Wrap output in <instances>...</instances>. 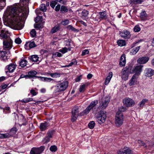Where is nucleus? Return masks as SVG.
<instances>
[{"mask_svg":"<svg viewBox=\"0 0 154 154\" xmlns=\"http://www.w3.org/2000/svg\"><path fill=\"white\" fill-rule=\"evenodd\" d=\"M29 0H20V3L15 6L8 7L3 17L4 24L12 28L20 30L24 25L21 21L27 17Z\"/></svg>","mask_w":154,"mask_h":154,"instance_id":"f257e3e1","label":"nucleus"},{"mask_svg":"<svg viewBox=\"0 0 154 154\" xmlns=\"http://www.w3.org/2000/svg\"><path fill=\"white\" fill-rule=\"evenodd\" d=\"M134 73V68L131 65L129 64L123 68L121 71V78L122 80L126 81L128 79L130 74Z\"/></svg>","mask_w":154,"mask_h":154,"instance_id":"f03ea898","label":"nucleus"},{"mask_svg":"<svg viewBox=\"0 0 154 154\" xmlns=\"http://www.w3.org/2000/svg\"><path fill=\"white\" fill-rule=\"evenodd\" d=\"M125 108L122 106L119 108L116 113L115 116V124L117 127L121 126L123 123L124 116L122 112L124 111Z\"/></svg>","mask_w":154,"mask_h":154,"instance_id":"7ed1b4c3","label":"nucleus"},{"mask_svg":"<svg viewBox=\"0 0 154 154\" xmlns=\"http://www.w3.org/2000/svg\"><path fill=\"white\" fill-rule=\"evenodd\" d=\"M68 85L67 81H64L62 82H59L55 86V93L63 91H65Z\"/></svg>","mask_w":154,"mask_h":154,"instance_id":"20e7f679","label":"nucleus"},{"mask_svg":"<svg viewBox=\"0 0 154 154\" xmlns=\"http://www.w3.org/2000/svg\"><path fill=\"white\" fill-rule=\"evenodd\" d=\"M106 112L103 111H100L98 116L96 118L97 121L98 123L101 125L105 122L106 118Z\"/></svg>","mask_w":154,"mask_h":154,"instance_id":"39448f33","label":"nucleus"},{"mask_svg":"<svg viewBox=\"0 0 154 154\" xmlns=\"http://www.w3.org/2000/svg\"><path fill=\"white\" fill-rule=\"evenodd\" d=\"M79 108L78 106L74 107L72 109L71 113V121L74 122L76 121L79 116Z\"/></svg>","mask_w":154,"mask_h":154,"instance_id":"423d86ee","label":"nucleus"},{"mask_svg":"<svg viewBox=\"0 0 154 154\" xmlns=\"http://www.w3.org/2000/svg\"><path fill=\"white\" fill-rule=\"evenodd\" d=\"M16 66L17 65L15 62L10 63L7 66L5 69L8 70L5 71L6 74L9 77H12V76L8 74V72L9 73L13 72L15 69Z\"/></svg>","mask_w":154,"mask_h":154,"instance_id":"0eeeda50","label":"nucleus"},{"mask_svg":"<svg viewBox=\"0 0 154 154\" xmlns=\"http://www.w3.org/2000/svg\"><path fill=\"white\" fill-rule=\"evenodd\" d=\"M45 149V146L42 145L39 147H33L32 148L30 152V154H40Z\"/></svg>","mask_w":154,"mask_h":154,"instance_id":"6e6552de","label":"nucleus"},{"mask_svg":"<svg viewBox=\"0 0 154 154\" xmlns=\"http://www.w3.org/2000/svg\"><path fill=\"white\" fill-rule=\"evenodd\" d=\"M117 154H135L134 151L128 147L125 146L123 148L118 150Z\"/></svg>","mask_w":154,"mask_h":154,"instance_id":"1a4fd4ad","label":"nucleus"},{"mask_svg":"<svg viewBox=\"0 0 154 154\" xmlns=\"http://www.w3.org/2000/svg\"><path fill=\"white\" fill-rule=\"evenodd\" d=\"M14 116L16 119H18L19 121V123L22 125H26L27 121L24 116L22 114H20L19 116L16 113H14Z\"/></svg>","mask_w":154,"mask_h":154,"instance_id":"9d476101","label":"nucleus"},{"mask_svg":"<svg viewBox=\"0 0 154 154\" xmlns=\"http://www.w3.org/2000/svg\"><path fill=\"white\" fill-rule=\"evenodd\" d=\"M123 103L125 106L128 107H132L135 104L134 101L129 98H125L123 100Z\"/></svg>","mask_w":154,"mask_h":154,"instance_id":"9b49d317","label":"nucleus"},{"mask_svg":"<svg viewBox=\"0 0 154 154\" xmlns=\"http://www.w3.org/2000/svg\"><path fill=\"white\" fill-rule=\"evenodd\" d=\"M3 43L4 48L9 50L12 48V41L11 39L9 38L8 39L4 40Z\"/></svg>","mask_w":154,"mask_h":154,"instance_id":"f8f14e48","label":"nucleus"},{"mask_svg":"<svg viewBox=\"0 0 154 154\" xmlns=\"http://www.w3.org/2000/svg\"><path fill=\"white\" fill-rule=\"evenodd\" d=\"M143 66L142 65H140L134 67V72L135 74L133 75L138 77L142 71Z\"/></svg>","mask_w":154,"mask_h":154,"instance_id":"ddd939ff","label":"nucleus"},{"mask_svg":"<svg viewBox=\"0 0 154 154\" xmlns=\"http://www.w3.org/2000/svg\"><path fill=\"white\" fill-rule=\"evenodd\" d=\"M144 74L146 76L151 77L154 74V70L150 68H146L144 70Z\"/></svg>","mask_w":154,"mask_h":154,"instance_id":"4468645a","label":"nucleus"},{"mask_svg":"<svg viewBox=\"0 0 154 154\" xmlns=\"http://www.w3.org/2000/svg\"><path fill=\"white\" fill-rule=\"evenodd\" d=\"M36 46L35 42H27L24 45L26 49L29 50V48H31Z\"/></svg>","mask_w":154,"mask_h":154,"instance_id":"2eb2a0df","label":"nucleus"},{"mask_svg":"<svg viewBox=\"0 0 154 154\" xmlns=\"http://www.w3.org/2000/svg\"><path fill=\"white\" fill-rule=\"evenodd\" d=\"M120 36L124 38H129L130 37V32L128 31L125 30L122 32H120Z\"/></svg>","mask_w":154,"mask_h":154,"instance_id":"dca6fc26","label":"nucleus"},{"mask_svg":"<svg viewBox=\"0 0 154 154\" xmlns=\"http://www.w3.org/2000/svg\"><path fill=\"white\" fill-rule=\"evenodd\" d=\"M8 31L3 30H1L0 37L5 39H8L9 38L8 35Z\"/></svg>","mask_w":154,"mask_h":154,"instance_id":"f3484780","label":"nucleus"},{"mask_svg":"<svg viewBox=\"0 0 154 154\" xmlns=\"http://www.w3.org/2000/svg\"><path fill=\"white\" fill-rule=\"evenodd\" d=\"M48 124L46 122L40 123L39 128L41 131H44L47 129L48 126Z\"/></svg>","mask_w":154,"mask_h":154,"instance_id":"a211bd4d","label":"nucleus"},{"mask_svg":"<svg viewBox=\"0 0 154 154\" xmlns=\"http://www.w3.org/2000/svg\"><path fill=\"white\" fill-rule=\"evenodd\" d=\"M138 77L133 75L131 79L129 81V85L130 86H133L135 83L137 82V80Z\"/></svg>","mask_w":154,"mask_h":154,"instance_id":"6ab92c4d","label":"nucleus"},{"mask_svg":"<svg viewBox=\"0 0 154 154\" xmlns=\"http://www.w3.org/2000/svg\"><path fill=\"white\" fill-rule=\"evenodd\" d=\"M10 55L11 54L9 51H0V57L1 58H4V57H5L6 58L7 57H10Z\"/></svg>","mask_w":154,"mask_h":154,"instance_id":"aec40b11","label":"nucleus"},{"mask_svg":"<svg viewBox=\"0 0 154 154\" xmlns=\"http://www.w3.org/2000/svg\"><path fill=\"white\" fill-rule=\"evenodd\" d=\"M89 85L88 82L86 83L85 84L80 85L79 91L80 92H83L86 90V87H87Z\"/></svg>","mask_w":154,"mask_h":154,"instance_id":"412c9836","label":"nucleus"},{"mask_svg":"<svg viewBox=\"0 0 154 154\" xmlns=\"http://www.w3.org/2000/svg\"><path fill=\"white\" fill-rule=\"evenodd\" d=\"M140 17L141 20H147L148 15L145 11H143L141 12Z\"/></svg>","mask_w":154,"mask_h":154,"instance_id":"4be33fe9","label":"nucleus"},{"mask_svg":"<svg viewBox=\"0 0 154 154\" xmlns=\"http://www.w3.org/2000/svg\"><path fill=\"white\" fill-rule=\"evenodd\" d=\"M37 74V72L35 70L30 71L28 72V74L29 75L31 78H32L34 77H35L36 78H38L40 77V76H35Z\"/></svg>","mask_w":154,"mask_h":154,"instance_id":"5701e85b","label":"nucleus"},{"mask_svg":"<svg viewBox=\"0 0 154 154\" xmlns=\"http://www.w3.org/2000/svg\"><path fill=\"white\" fill-rule=\"evenodd\" d=\"M149 58H138L137 60V62L140 64L146 63L148 61Z\"/></svg>","mask_w":154,"mask_h":154,"instance_id":"b1692460","label":"nucleus"},{"mask_svg":"<svg viewBox=\"0 0 154 154\" xmlns=\"http://www.w3.org/2000/svg\"><path fill=\"white\" fill-rule=\"evenodd\" d=\"M12 136L11 135L8 133L0 134V138L1 139L8 138Z\"/></svg>","mask_w":154,"mask_h":154,"instance_id":"393cba45","label":"nucleus"},{"mask_svg":"<svg viewBox=\"0 0 154 154\" xmlns=\"http://www.w3.org/2000/svg\"><path fill=\"white\" fill-rule=\"evenodd\" d=\"M98 103V101L97 100H95L94 101H92L88 106L91 109H92L97 105Z\"/></svg>","mask_w":154,"mask_h":154,"instance_id":"a878e982","label":"nucleus"},{"mask_svg":"<svg viewBox=\"0 0 154 154\" xmlns=\"http://www.w3.org/2000/svg\"><path fill=\"white\" fill-rule=\"evenodd\" d=\"M140 46H139L132 48L131 51V54L133 55L135 54L140 49Z\"/></svg>","mask_w":154,"mask_h":154,"instance_id":"bb28decb","label":"nucleus"},{"mask_svg":"<svg viewBox=\"0 0 154 154\" xmlns=\"http://www.w3.org/2000/svg\"><path fill=\"white\" fill-rule=\"evenodd\" d=\"M46 74L47 75H50L53 78H57V77H59L60 76V73L57 72H54V73H51L50 72H46Z\"/></svg>","mask_w":154,"mask_h":154,"instance_id":"cd10ccee","label":"nucleus"},{"mask_svg":"<svg viewBox=\"0 0 154 154\" xmlns=\"http://www.w3.org/2000/svg\"><path fill=\"white\" fill-rule=\"evenodd\" d=\"M32 101H33L34 102H35V103H37L38 104L40 103V102H41V101H36V100H33V99L31 98H29L26 99H24L22 100V102L26 103Z\"/></svg>","mask_w":154,"mask_h":154,"instance_id":"c85d7f7f","label":"nucleus"},{"mask_svg":"<svg viewBox=\"0 0 154 154\" xmlns=\"http://www.w3.org/2000/svg\"><path fill=\"white\" fill-rule=\"evenodd\" d=\"M148 101V100L146 99H143L139 104V107L141 108H143L145 103L147 102Z\"/></svg>","mask_w":154,"mask_h":154,"instance_id":"c756f323","label":"nucleus"},{"mask_svg":"<svg viewBox=\"0 0 154 154\" xmlns=\"http://www.w3.org/2000/svg\"><path fill=\"white\" fill-rule=\"evenodd\" d=\"M76 63H77L76 60L75 59H72V61L69 64L67 65H66L65 66H62V67H64V68L69 67V66H72L73 65L75 64H76Z\"/></svg>","mask_w":154,"mask_h":154,"instance_id":"7c9ffc66","label":"nucleus"},{"mask_svg":"<svg viewBox=\"0 0 154 154\" xmlns=\"http://www.w3.org/2000/svg\"><path fill=\"white\" fill-rule=\"evenodd\" d=\"M100 15V20L106 19H107V17L105 12H100L99 13Z\"/></svg>","mask_w":154,"mask_h":154,"instance_id":"2f4dec72","label":"nucleus"},{"mask_svg":"<svg viewBox=\"0 0 154 154\" xmlns=\"http://www.w3.org/2000/svg\"><path fill=\"white\" fill-rule=\"evenodd\" d=\"M126 63V58H120L119 64L121 67L125 66Z\"/></svg>","mask_w":154,"mask_h":154,"instance_id":"473e14b6","label":"nucleus"},{"mask_svg":"<svg viewBox=\"0 0 154 154\" xmlns=\"http://www.w3.org/2000/svg\"><path fill=\"white\" fill-rule=\"evenodd\" d=\"M55 132V130H54L48 131L47 133V136L48 137H50L51 138H52Z\"/></svg>","mask_w":154,"mask_h":154,"instance_id":"72a5a7b5","label":"nucleus"},{"mask_svg":"<svg viewBox=\"0 0 154 154\" xmlns=\"http://www.w3.org/2000/svg\"><path fill=\"white\" fill-rule=\"evenodd\" d=\"M27 61L25 60H22L19 63V66L21 67H24L27 64Z\"/></svg>","mask_w":154,"mask_h":154,"instance_id":"f704fd0d","label":"nucleus"},{"mask_svg":"<svg viewBox=\"0 0 154 154\" xmlns=\"http://www.w3.org/2000/svg\"><path fill=\"white\" fill-rule=\"evenodd\" d=\"M60 29V26L59 25H57L51 29V32L52 33H55L59 30Z\"/></svg>","mask_w":154,"mask_h":154,"instance_id":"c9c22d12","label":"nucleus"},{"mask_svg":"<svg viewBox=\"0 0 154 154\" xmlns=\"http://www.w3.org/2000/svg\"><path fill=\"white\" fill-rule=\"evenodd\" d=\"M6 5V0H0V9H2Z\"/></svg>","mask_w":154,"mask_h":154,"instance_id":"e433bc0d","label":"nucleus"},{"mask_svg":"<svg viewBox=\"0 0 154 154\" xmlns=\"http://www.w3.org/2000/svg\"><path fill=\"white\" fill-rule=\"evenodd\" d=\"M95 125V123L94 121H91L88 123V126L91 129L94 128Z\"/></svg>","mask_w":154,"mask_h":154,"instance_id":"4c0bfd02","label":"nucleus"},{"mask_svg":"<svg viewBox=\"0 0 154 154\" xmlns=\"http://www.w3.org/2000/svg\"><path fill=\"white\" fill-rule=\"evenodd\" d=\"M117 44L120 46H124L126 45L125 41L122 40H118L117 42Z\"/></svg>","mask_w":154,"mask_h":154,"instance_id":"58836bf2","label":"nucleus"},{"mask_svg":"<svg viewBox=\"0 0 154 154\" xmlns=\"http://www.w3.org/2000/svg\"><path fill=\"white\" fill-rule=\"evenodd\" d=\"M60 11L62 13H66L68 12V9L66 7L64 6H62Z\"/></svg>","mask_w":154,"mask_h":154,"instance_id":"ea45409f","label":"nucleus"},{"mask_svg":"<svg viewBox=\"0 0 154 154\" xmlns=\"http://www.w3.org/2000/svg\"><path fill=\"white\" fill-rule=\"evenodd\" d=\"M50 150L52 152H55L57 150V148L55 145H52L50 147Z\"/></svg>","mask_w":154,"mask_h":154,"instance_id":"a19ab883","label":"nucleus"},{"mask_svg":"<svg viewBox=\"0 0 154 154\" xmlns=\"http://www.w3.org/2000/svg\"><path fill=\"white\" fill-rule=\"evenodd\" d=\"M68 50H70V48H67L66 47H64V48H62L61 49H60L59 50V51L63 54H64L65 53L67 52Z\"/></svg>","mask_w":154,"mask_h":154,"instance_id":"79ce46f5","label":"nucleus"},{"mask_svg":"<svg viewBox=\"0 0 154 154\" xmlns=\"http://www.w3.org/2000/svg\"><path fill=\"white\" fill-rule=\"evenodd\" d=\"M51 138L48 137L47 136H46L44 138V140H43V144H46L50 142Z\"/></svg>","mask_w":154,"mask_h":154,"instance_id":"37998d69","label":"nucleus"},{"mask_svg":"<svg viewBox=\"0 0 154 154\" xmlns=\"http://www.w3.org/2000/svg\"><path fill=\"white\" fill-rule=\"evenodd\" d=\"M43 23H38L35 24L34 27L38 29H39L40 28H42L43 27Z\"/></svg>","mask_w":154,"mask_h":154,"instance_id":"c03bdc74","label":"nucleus"},{"mask_svg":"<svg viewBox=\"0 0 154 154\" xmlns=\"http://www.w3.org/2000/svg\"><path fill=\"white\" fill-rule=\"evenodd\" d=\"M67 28L69 30H70L72 31H73L75 32H78L79 30L74 27H73L72 25H68L67 26Z\"/></svg>","mask_w":154,"mask_h":154,"instance_id":"a18cd8bd","label":"nucleus"},{"mask_svg":"<svg viewBox=\"0 0 154 154\" xmlns=\"http://www.w3.org/2000/svg\"><path fill=\"white\" fill-rule=\"evenodd\" d=\"M40 9L41 11H42L43 12L45 11H46L47 9L45 4H41L40 6Z\"/></svg>","mask_w":154,"mask_h":154,"instance_id":"49530a36","label":"nucleus"},{"mask_svg":"<svg viewBox=\"0 0 154 154\" xmlns=\"http://www.w3.org/2000/svg\"><path fill=\"white\" fill-rule=\"evenodd\" d=\"M17 129L15 127H14L12 128L10 130V132L12 133L13 134H15L17 132Z\"/></svg>","mask_w":154,"mask_h":154,"instance_id":"de8ad7c7","label":"nucleus"},{"mask_svg":"<svg viewBox=\"0 0 154 154\" xmlns=\"http://www.w3.org/2000/svg\"><path fill=\"white\" fill-rule=\"evenodd\" d=\"M3 112L5 113H9L10 112V108L9 107H6L4 109L3 108Z\"/></svg>","mask_w":154,"mask_h":154,"instance_id":"09e8293b","label":"nucleus"},{"mask_svg":"<svg viewBox=\"0 0 154 154\" xmlns=\"http://www.w3.org/2000/svg\"><path fill=\"white\" fill-rule=\"evenodd\" d=\"M89 14L88 11L87 10H84L81 12V14L84 17H87Z\"/></svg>","mask_w":154,"mask_h":154,"instance_id":"8fccbe9b","label":"nucleus"},{"mask_svg":"<svg viewBox=\"0 0 154 154\" xmlns=\"http://www.w3.org/2000/svg\"><path fill=\"white\" fill-rule=\"evenodd\" d=\"M91 110V108H90L88 106L86 108V109L83 110V112H84V113L85 115L88 114L90 110Z\"/></svg>","mask_w":154,"mask_h":154,"instance_id":"3c124183","label":"nucleus"},{"mask_svg":"<svg viewBox=\"0 0 154 154\" xmlns=\"http://www.w3.org/2000/svg\"><path fill=\"white\" fill-rule=\"evenodd\" d=\"M30 34L32 37H35L36 34L35 30L34 29H32L30 32Z\"/></svg>","mask_w":154,"mask_h":154,"instance_id":"603ef678","label":"nucleus"},{"mask_svg":"<svg viewBox=\"0 0 154 154\" xmlns=\"http://www.w3.org/2000/svg\"><path fill=\"white\" fill-rule=\"evenodd\" d=\"M42 19V16H38L35 19V21L36 23H37L38 21H41V20Z\"/></svg>","mask_w":154,"mask_h":154,"instance_id":"864d4df0","label":"nucleus"},{"mask_svg":"<svg viewBox=\"0 0 154 154\" xmlns=\"http://www.w3.org/2000/svg\"><path fill=\"white\" fill-rule=\"evenodd\" d=\"M69 20L67 19L63 20L61 24L64 25H66L69 23Z\"/></svg>","mask_w":154,"mask_h":154,"instance_id":"5fc2aeb1","label":"nucleus"},{"mask_svg":"<svg viewBox=\"0 0 154 154\" xmlns=\"http://www.w3.org/2000/svg\"><path fill=\"white\" fill-rule=\"evenodd\" d=\"M57 4V2L56 1L54 0L52 1L50 3V6L52 8H54L55 5Z\"/></svg>","mask_w":154,"mask_h":154,"instance_id":"6e6d98bb","label":"nucleus"},{"mask_svg":"<svg viewBox=\"0 0 154 154\" xmlns=\"http://www.w3.org/2000/svg\"><path fill=\"white\" fill-rule=\"evenodd\" d=\"M110 97L109 96H108L105 98L104 102L108 104L110 101Z\"/></svg>","mask_w":154,"mask_h":154,"instance_id":"4d7b16f0","label":"nucleus"},{"mask_svg":"<svg viewBox=\"0 0 154 154\" xmlns=\"http://www.w3.org/2000/svg\"><path fill=\"white\" fill-rule=\"evenodd\" d=\"M140 30V28L138 25L136 26L134 28V31L135 32H138Z\"/></svg>","mask_w":154,"mask_h":154,"instance_id":"13d9d810","label":"nucleus"},{"mask_svg":"<svg viewBox=\"0 0 154 154\" xmlns=\"http://www.w3.org/2000/svg\"><path fill=\"white\" fill-rule=\"evenodd\" d=\"M108 104L105 102H103L102 103V104L101 106V109H105L107 106Z\"/></svg>","mask_w":154,"mask_h":154,"instance_id":"bf43d9fd","label":"nucleus"},{"mask_svg":"<svg viewBox=\"0 0 154 154\" xmlns=\"http://www.w3.org/2000/svg\"><path fill=\"white\" fill-rule=\"evenodd\" d=\"M15 42L17 44H20L21 43L22 41L20 38H17L15 39Z\"/></svg>","mask_w":154,"mask_h":154,"instance_id":"052dcab7","label":"nucleus"},{"mask_svg":"<svg viewBox=\"0 0 154 154\" xmlns=\"http://www.w3.org/2000/svg\"><path fill=\"white\" fill-rule=\"evenodd\" d=\"M30 93L33 96H35L38 93L37 92H35V90L33 89H32L31 90Z\"/></svg>","mask_w":154,"mask_h":154,"instance_id":"680f3d73","label":"nucleus"},{"mask_svg":"<svg viewBox=\"0 0 154 154\" xmlns=\"http://www.w3.org/2000/svg\"><path fill=\"white\" fill-rule=\"evenodd\" d=\"M89 53V51L88 50L85 49L82 51V55L83 56L88 54Z\"/></svg>","mask_w":154,"mask_h":154,"instance_id":"e2e57ef3","label":"nucleus"},{"mask_svg":"<svg viewBox=\"0 0 154 154\" xmlns=\"http://www.w3.org/2000/svg\"><path fill=\"white\" fill-rule=\"evenodd\" d=\"M132 2L136 4H140L143 2L142 0H132Z\"/></svg>","mask_w":154,"mask_h":154,"instance_id":"0e129e2a","label":"nucleus"},{"mask_svg":"<svg viewBox=\"0 0 154 154\" xmlns=\"http://www.w3.org/2000/svg\"><path fill=\"white\" fill-rule=\"evenodd\" d=\"M53 55L54 56V57H61L62 56L61 54L58 52H56L55 53L53 54Z\"/></svg>","mask_w":154,"mask_h":154,"instance_id":"69168bd1","label":"nucleus"},{"mask_svg":"<svg viewBox=\"0 0 154 154\" xmlns=\"http://www.w3.org/2000/svg\"><path fill=\"white\" fill-rule=\"evenodd\" d=\"M82 77V75H80L79 76H78L77 78H76L75 79V81L76 82H79Z\"/></svg>","mask_w":154,"mask_h":154,"instance_id":"338daca9","label":"nucleus"},{"mask_svg":"<svg viewBox=\"0 0 154 154\" xmlns=\"http://www.w3.org/2000/svg\"><path fill=\"white\" fill-rule=\"evenodd\" d=\"M111 79H110L107 77L106 79L105 83V85H107L108 84L109 82Z\"/></svg>","mask_w":154,"mask_h":154,"instance_id":"774afa93","label":"nucleus"}]
</instances>
